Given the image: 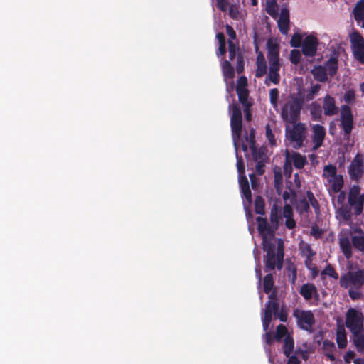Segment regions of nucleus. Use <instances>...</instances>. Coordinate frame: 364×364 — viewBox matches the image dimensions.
<instances>
[{
    "label": "nucleus",
    "mask_w": 364,
    "mask_h": 364,
    "mask_svg": "<svg viewBox=\"0 0 364 364\" xmlns=\"http://www.w3.org/2000/svg\"><path fill=\"white\" fill-rule=\"evenodd\" d=\"M353 246L358 250L364 252V233L353 235L351 238Z\"/></svg>",
    "instance_id": "obj_35"
},
{
    "label": "nucleus",
    "mask_w": 364,
    "mask_h": 364,
    "mask_svg": "<svg viewBox=\"0 0 364 364\" xmlns=\"http://www.w3.org/2000/svg\"><path fill=\"white\" fill-rule=\"evenodd\" d=\"M291 163L294 164L296 169H301L307 164V160L305 156L301 155L299 152H293L290 154Z\"/></svg>",
    "instance_id": "obj_24"
},
{
    "label": "nucleus",
    "mask_w": 364,
    "mask_h": 364,
    "mask_svg": "<svg viewBox=\"0 0 364 364\" xmlns=\"http://www.w3.org/2000/svg\"><path fill=\"white\" fill-rule=\"evenodd\" d=\"M327 183L329 184L330 187L328 188V192L331 195V193H338L341 191L343 186V178L341 175H338V176L329 179L327 181Z\"/></svg>",
    "instance_id": "obj_22"
},
{
    "label": "nucleus",
    "mask_w": 364,
    "mask_h": 364,
    "mask_svg": "<svg viewBox=\"0 0 364 364\" xmlns=\"http://www.w3.org/2000/svg\"><path fill=\"white\" fill-rule=\"evenodd\" d=\"M295 208L299 214H304L308 213L310 210L309 203L306 198L299 200H296Z\"/></svg>",
    "instance_id": "obj_33"
},
{
    "label": "nucleus",
    "mask_w": 364,
    "mask_h": 364,
    "mask_svg": "<svg viewBox=\"0 0 364 364\" xmlns=\"http://www.w3.org/2000/svg\"><path fill=\"white\" fill-rule=\"evenodd\" d=\"M311 73L314 78L320 82H325L328 80L326 70L322 65L315 66L314 68L312 69Z\"/></svg>",
    "instance_id": "obj_27"
},
{
    "label": "nucleus",
    "mask_w": 364,
    "mask_h": 364,
    "mask_svg": "<svg viewBox=\"0 0 364 364\" xmlns=\"http://www.w3.org/2000/svg\"><path fill=\"white\" fill-rule=\"evenodd\" d=\"M279 309V305L277 301H268L265 304L264 315L269 316V318H272V315L277 316Z\"/></svg>",
    "instance_id": "obj_28"
},
{
    "label": "nucleus",
    "mask_w": 364,
    "mask_h": 364,
    "mask_svg": "<svg viewBox=\"0 0 364 364\" xmlns=\"http://www.w3.org/2000/svg\"><path fill=\"white\" fill-rule=\"evenodd\" d=\"M289 11L287 8H282L278 20V28L282 34H287L289 29Z\"/></svg>",
    "instance_id": "obj_17"
},
{
    "label": "nucleus",
    "mask_w": 364,
    "mask_h": 364,
    "mask_svg": "<svg viewBox=\"0 0 364 364\" xmlns=\"http://www.w3.org/2000/svg\"><path fill=\"white\" fill-rule=\"evenodd\" d=\"M265 135H266V138L268 140L269 143L272 146H275L276 145V139L274 137V134H273L271 127L269 124H267L265 127Z\"/></svg>",
    "instance_id": "obj_47"
},
{
    "label": "nucleus",
    "mask_w": 364,
    "mask_h": 364,
    "mask_svg": "<svg viewBox=\"0 0 364 364\" xmlns=\"http://www.w3.org/2000/svg\"><path fill=\"white\" fill-rule=\"evenodd\" d=\"M341 250L347 259L352 257V242L348 237H342L339 240Z\"/></svg>",
    "instance_id": "obj_26"
},
{
    "label": "nucleus",
    "mask_w": 364,
    "mask_h": 364,
    "mask_svg": "<svg viewBox=\"0 0 364 364\" xmlns=\"http://www.w3.org/2000/svg\"><path fill=\"white\" fill-rule=\"evenodd\" d=\"M302 36L299 33H295L291 37L290 44L291 47L299 48L302 46Z\"/></svg>",
    "instance_id": "obj_52"
},
{
    "label": "nucleus",
    "mask_w": 364,
    "mask_h": 364,
    "mask_svg": "<svg viewBox=\"0 0 364 364\" xmlns=\"http://www.w3.org/2000/svg\"><path fill=\"white\" fill-rule=\"evenodd\" d=\"M246 141L249 143L250 148L255 146V131L251 129L249 135L246 136Z\"/></svg>",
    "instance_id": "obj_58"
},
{
    "label": "nucleus",
    "mask_w": 364,
    "mask_h": 364,
    "mask_svg": "<svg viewBox=\"0 0 364 364\" xmlns=\"http://www.w3.org/2000/svg\"><path fill=\"white\" fill-rule=\"evenodd\" d=\"M222 71L225 78L232 79L235 77V70L229 60L222 63Z\"/></svg>",
    "instance_id": "obj_34"
},
{
    "label": "nucleus",
    "mask_w": 364,
    "mask_h": 364,
    "mask_svg": "<svg viewBox=\"0 0 364 364\" xmlns=\"http://www.w3.org/2000/svg\"><path fill=\"white\" fill-rule=\"evenodd\" d=\"M229 109H232L230 118V127L232 130V139L235 147L237 142L240 140L242 129V116L240 106L237 104L230 105Z\"/></svg>",
    "instance_id": "obj_4"
},
{
    "label": "nucleus",
    "mask_w": 364,
    "mask_h": 364,
    "mask_svg": "<svg viewBox=\"0 0 364 364\" xmlns=\"http://www.w3.org/2000/svg\"><path fill=\"white\" fill-rule=\"evenodd\" d=\"M257 69L255 71V77L260 78L263 77L267 71V63L262 53H259L257 56Z\"/></svg>",
    "instance_id": "obj_20"
},
{
    "label": "nucleus",
    "mask_w": 364,
    "mask_h": 364,
    "mask_svg": "<svg viewBox=\"0 0 364 364\" xmlns=\"http://www.w3.org/2000/svg\"><path fill=\"white\" fill-rule=\"evenodd\" d=\"M283 200L287 202L288 200H290L291 203H294L296 200V193L294 190L290 189V193L285 191L282 195Z\"/></svg>",
    "instance_id": "obj_49"
},
{
    "label": "nucleus",
    "mask_w": 364,
    "mask_h": 364,
    "mask_svg": "<svg viewBox=\"0 0 364 364\" xmlns=\"http://www.w3.org/2000/svg\"><path fill=\"white\" fill-rule=\"evenodd\" d=\"M256 221L257 223L258 232L262 237L264 235H267L271 237H274V232L277 230H274L272 225H270L268 223L267 218L258 216L256 218Z\"/></svg>",
    "instance_id": "obj_14"
},
{
    "label": "nucleus",
    "mask_w": 364,
    "mask_h": 364,
    "mask_svg": "<svg viewBox=\"0 0 364 364\" xmlns=\"http://www.w3.org/2000/svg\"><path fill=\"white\" fill-rule=\"evenodd\" d=\"M323 109L326 116L336 114L338 107L336 106L335 99L329 95H326L323 99Z\"/></svg>",
    "instance_id": "obj_16"
},
{
    "label": "nucleus",
    "mask_w": 364,
    "mask_h": 364,
    "mask_svg": "<svg viewBox=\"0 0 364 364\" xmlns=\"http://www.w3.org/2000/svg\"><path fill=\"white\" fill-rule=\"evenodd\" d=\"M255 212L262 215L265 213V202L261 196H256L255 199Z\"/></svg>",
    "instance_id": "obj_39"
},
{
    "label": "nucleus",
    "mask_w": 364,
    "mask_h": 364,
    "mask_svg": "<svg viewBox=\"0 0 364 364\" xmlns=\"http://www.w3.org/2000/svg\"><path fill=\"white\" fill-rule=\"evenodd\" d=\"M336 342L341 349L346 348L347 346V336L343 326H339L337 329Z\"/></svg>",
    "instance_id": "obj_30"
},
{
    "label": "nucleus",
    "mask_w": 364,
    "mask_h": 364,
    "mask_svg": "<svg viewBox=\"0 0 364 364\" xmlns=\"http://www.w3.org/2000/svg\"><path fill=\"white\" fill-rule=\"evenodd\" d=\"M351 48L354 57L364 64V39L357 31L353 32L350 36Z\"/></svg>",
    "instance_id": "obj_10"
},
{
    "label": "nucleus",
    "mask_w": 364,
    "mask_h": 364,
    "mask_svg": "<svg viewBox=\"0 0 364 364\" xmlns=\"http://www.w3.org/2000/svg\"><path fill=\"white\" fill-rule=\"evenodd\" d=\"M338 193H339L337 196L336 200V203H338V205H341L340 207H342L346 205L344 203L346 198V193L344 191H340V192H338Z\"/></svg>",
    "instance_id": "obj_64"
},
{
    "label": "nucleus",
    "mask_w": 364,
    "mask_h": 364,
    "mask_svg": "<svg viewBox=\"0 0 364 364\" xmlns=\"http://www.w3.org/2000/svg\"><path fill=\"white\" fill-rule=\"evenodd\" d=\"M237 168L239 176H245V164H244L243 160L241 156L238 157L237 156Z\"/></svg>",
    "instance_id": "obj_59"
},
{
    "label": "nucleus",
    "mask_w": 364,
    "mask_h": 364,
    "mask_svg": "<svg viewBox=\"0 0 364 364\" xmlns=\"http://www.w3.org/2000/svg\"><path fill=\"white\" fill-rule=\"evenodd\" d=\"M364 194L360 193V187L358 185H353L349 190L348 196V204L339 207L336 213L346 223L352 221V210L355 216L360 215L363 210Z\"/></svg>",
    "instance_id": "obj_1"
},
{
    "label": "nucleus",
    "mask_w": 364,
    "mask_h": 364,
    "mask_svg": "<svg viewBox=\"0 0 364 364\" xmlns=\"http://www.w3.org/2000/svg\"><path fill=\"white\" fill-rule=\"evenodd\" d=\"M301 251L302 254L306 257L305 263L307 265L312 260V257L316 255V252L313 250L309 244H304L301 247Z\"/></svg>",
    "instance_id": "obj_40"
},
{
    "label": "nucleus",
    "mask_w": 364,
    "mask_h": 364,
    "mask_svg": "<svg viewBox=\"0 0 364 364\" xmlns=\"http://www.w3.org/2000/svg\"><path fill=\"white\" fill-rule=\"evenodd\" d=\"M274 188L277 192L281 191L283 183V177L280 172H275L274 176Z\"/></svg>",
    "instance_id": "obj_48"
},
{
    "label": "nucleus",
    "mask_w": 364,
    "mask_h": 364,
    "mask_svg": "<svg viewBox=\"0 0 364 364\" xmlns=\"http://www.w3.org/2000/svg\"><path fill=\"white\" fill-rule=\"evenodd\" d=\"M266 11L273 18H276L278 16V6L276 0L267 1Z\"/></svg>",
    "instance_id": "obj_44"
},
{
    "label": "nucleus",
    "mask_w": 364,
    "mask_h": 364,
    "mask_svg": "<svg viewBox=\"0 0 364 364\" xmlns=\"http://www.w3.org/2000/svg\"><path fill=\"white\" fill-rule=\"evenodd\" d=\"M341 287L343 289H361L364 284V272L360 270L348 271L343 274L339 280Z\"/></svg>",
    "instance_id": "obj_5"
},
{
    "label": "nucleus",
    "mask_w": 364,
    "mask_h": 364,
    "mask_svg": "<svg viewBox=\"0 0 364 364\" xmlns=\"http://www.w3.org/2000/svg\"><path fill=\"white\" fill-rule=\"evenodd\" d=\"M348 174L350 178L355 181H358L364 174V162L363 156L358 154L351 161L348 168Z\"/></svg>",
    "instance_id": "obj_11"
},
{
    "label": "nucleus",
    "mask_w": 364,
    "mask_h": 364,
    "mask_svg": "<svg viewBox=\"0 0 364 364\" xmlns=\"http://www.w3.org/2000/svg\"><path fill=\"white\" fill-rule=\"evenodd\" d=\"M287 333V328L283 324H279L276 329L275 338L277 340H280L283 337H284Z\"/></svg>",
    "instance_id": "obj_51"
},
{
    "label": "nucleus",
    "mask_w": 364,
    "mask_h": 364,
    "mask_svg": "<svg viewBox=\"0 0 364 364\" xmlns=\"http://www.w3.org/2000/svg\"><path fill=\"white\" fill-rule=\"evenodd\" d=\"M239 185L242 197L245 198L248 203H251L252 193L250 188L249 181L245 176H239Z\"/></svg>",
    "instance_id": "obj_18"
},
{
    "label": "nucleus",
    "mask_w": 364,
    "mask_h": 364,
    "mask_svg": "<svg viewBox=\"0 0 364 364\" xmlns=\"http://www.w3.org/2000/svg\"><path fill=\"white\" fill-rule=\"evenodd\" d=\"M310 114L313 119L319 121L322 117V108L319 104L314 102L310 105Z\"/></svg>",
    "instance_id": "obj_37"
},
{
    "label": "nucleus",
    "mask_w": 364,
    "mask_h": 364,
    "mask_svg": "<svg viewBox=\"0 0 364 364\" xmlns=\"http://www.w3.org/2000/svg\"><path fill=\"white\" fill-rule=\"evenodd\" d=\"M363 316L355 309L350 308L346 314V326L350 332L363 330Z\"/></svg>",
    "instance_id": "obj_7"
},
{
    "label": "nucleus",
    "mask_w": 364,
    "mask_h": 364,
    "mask_svg": "<svg viewBox=\"0 0 364 364\" xmlns=\"http://www.w3.org/2000/svg\"><path fill=\"white\" fill-rule=\"evenodd\" d=\"M284 256V243L282 240L278 242L277 252L267 254L264 256L265 272L274 270L277 268L281 270L283 267Z\"/></svg>",
    "instance_id": "obj_3"
},
{
    "label": "nucleus",
    "mask_w": 364,
    "mask_h": 364,
    "mask_svg": "<svg viewBox=\"0 0 364 364\" xmlns=\"http://www.w3.org/2000/svg\"><path fill=\"white\" fill-rule=\"evenodd\" d=\"M318 40L314 35H308L302 43V53L305 56L307 57H314L315 56L318 46Z\"/></svg>",
    "instance_id": "obj_12"
},
{
    "label": "nucleus",
    "mask_w": 364,
    "mask_h": 364,
    "mask_svg": "<svg viewBox=\"0 0 364 364\" xmlns=\"http://www.w3.org/2000/svg\"><path fill=\"white\" fill-rule=\"evenodd\" d=\"M310 233L315 238L318 239V238L321 237V235L323 234V231L316 224H314L311 228Z\"/></svg>",
    "instance_id": "obj_56"
},
{
    "label": "nucleus",
    "mask_w": 364,
    "mask_h": 364,
    "mask_svg": "<svg viewBox=\"0 0 364 364\" xmlns=\"http://www.w3.org/2000/svg\"><path fill=\"white\" fill-rule=\"evenodd\" d=\"M236 92L240 102L243 106L252 105V103L249 100V91L247 89H236Z\"/></svg>",
    "instance_id": "obj_38"
},
{
    "label": "nucleus",
    "mask_w": 364,
    "mask_h": 364,
    "mask_svg": "<svg viewBox=\"0 0 364 364\" xmlns=\"http://www.w3.org/2000/svg\"><path fill=\"white\" fill-rule=\"evenodd\" d=\"M245 69L244 58L241 53H238L237 55L236 71L238 74L243 73Z\"/></svg>",
    "instance_id": "obj_50"
},
{
    "label": "nucleus",
    "mask_w": 364,
    "mask_h": 364,
    "mask_svg": "<svg viewBox=\"0 0 364 364\" xmlns=\"http://www.w3.org/2000/svg\"><path fill=\"white\" fill-rule=\"evenodd\" d=\"M280 81V75L279 73H271L269 72L268 75L265 78L264 83L267 86L270 85V82L274 85H278Z\"/></svg>",
    "instance_id": "obj_45"
},
{
    "label": "nucleus",
    "mask_w": 364,
    "mask_h": 364,
    "mask_svg": "<svg viewBox=\"0 0 364 364\" xmlns=\"http://www.w3.org/2000/svg\"><path fill=\"white\" fill-rule=\"evenodd\" d=\"M228 53H229V59L230 60H233L234 58H237V52L239 50V48L235 44V43L231 41L228 40Z\"/></svg>",
    "instance_id": "obj_46"
},
{
    "label": "nucleus",
    "mask_w": 364,
    "mask_h": 364,
    "mask_svg": "<svg viewBox=\"0 0 364 364\" xmlns=\"http://www.w3.org/2000/svg\"><path fill=\"white\" fill-rule=\"evenodd\" d=\"M274 284V282L272 274L269 273L267 275H265L263 279L264 291L266 294H269L273 289Z\"/></svg>",
    "instance_id": "obj_41"
},
{
    "label": "nucleus",
    "mask_w": 364,
    "mask_h": 364,
    "mask_svg": "<svg viewBox=\"0 0 364 364\" xmlns=\"http://www.w3.org/2000/svg\"><path fill=\"white\" fill-rule=\"evenodd\" d=\"M350 341L360 353L364 352V329L350 332Z\"/></svg>",
    "instance_id": "obj_15"
},
{
    "label": "nucleus",
    "mask_w": 364,
    "mask_h": 364,
    "mask_svg": "<svg viewBox=\"0 0 364 364\" xmlns=\"http://www.w3.org/2000/svg\"><path fill=\"white\" fill-rule=\"evenodd\" d=\"M292 166L290 159V152L286 150L285 152V162L284 164V173L287 177H291L292 173Z\"/></svg>",
    "instance_id": "obj_43"
},
{
    "label": "nucleus",
    "mask_w": 364,
    "mask_h": 364,
    "mask_svg": "<svg viewBox=\"0 0 364 364\" xmlns=\"http://www.w3.org/2000/svg\"><path fill=\"white\" fill-rule=\"evenodd\" d=\"M279 98V90L277 88H272L269 90V100L272 104L276 105Z\"/></svg>",
    "instance_id": "obj_57"
},
{
    "label": "nucleus",
    "mask_w": 364,
    "mask_h": 364,
    "mask_svg": "<svg viewBox=\"0 0 364 364\" xmlns=\"http://www.w3.org/2000/svg\"><path fill=\"white\" fill-rule=\"evenodd\" d=\"M301 102L297 98L289 101L282 108L281 117L287 124L295 123L300 115Z\"/></svg>",
    "instance_id": "obj_6"
},
{
    "label": "nucleus",
    "mask_w": 364,
    "mask_h": 364,
    "mask_svg": "<svg viewBox=\"0 0 364 364\" xmlns=\"http://www.w3.org/2000/svg\"><path fill=\"white\" fill-rule=\"evenodd\" d=\"M263 250L267 254L275 253L276 247L275 244L272 242L274 237L267 235H264L262 237Z\"/></svg>",
    "instance_id": "obj_31"
},
{
    "label": "nucleus",
    "mask_w": 364,
    "mask_h": 364,
    "mask_svg": "<svg viewBox=\"0 0 364 364\" xmlns=\"http://www.w3.org/2000/svg\"><path fill=\"white\" fill-rule=\"evenodd\" d=\"M294 316L297 319L299 327L309 333H313V326L315 324V318L311 311H299L298 309L294 311Z\"/></svg>",
    "instance_id": "obj_8"
},
{
    "label": "nucleus",
    "mask_w": 364,
    "mask_h": 364,
    "mask_svg": "<svg viewBox=\"0 0 364 364\" xmlns=\"http://www.w3.org/2000/svg\"><path fill=\"white\" fill-rule=\"evenodd\" d=\"M293 124L291 127L286 126V140L294 149H299L304 145V141L306 137V129L305 124L302 122H295Z\"/></svg>",
    "instance_id": "obj_2"
},
{
    "label": "nucleus",
    "mask_w": 364,
    "mask_h": 364,
    "mask_svg": "<svg viewBox=\"0 0 364 364\" xmlns=\"http://www.w3.org/2000/svg\"><path fill=\"white\" fill-rule=\"evenodd\" d=\"M251 150L252 156L253 160L256 161H260V160L264 161L265 151L262 148L257 149L256 146L250 148Z\"/></svg>",
    "instance_id": "obj_42"
},
{
    "label": "nucleus",
    "mask_w": 364,
    "mask_h": 364,
    "mask_svg": "<svg viewBox=\"0 0 364 364\" xmlns=\"http://www.w3.org/2000/svg\"><path fill=\"white\" fill-rule=\"evenodd\" d=\"M354 15L355 20L363 21V26L364 27V9L360 8L355 9Z\"/></svg>",
    "instance_id": "obj_63"
},
{
    "label": "nucleus",
    "mask_w": 364,
    "mask_h": 364,
    "mask_svg": "<svg viewBox=\"0 0 364 364\" xmlns=\"http://www.w3.org/2000/svg\"><path fill=\"white\" fill-rule=\"evenodd\" d=\"M337 168L332 164H328L324 166L322 177L327 181L338 176Z\"/></svg>",
    "instance_id": "obj_36"
},
{
    "label": "nucleus",
    "mask_w": 364,
    "mask_h": 364,
    "mask_svg": "<svg viewBox=\"0 0 364 364\" xmlns=\"http://www.w3.org/2000/svg\"><path fill=\"white\" fill-rule=\"evenodd\" d=\"M228 6V0H216V6L221 11L224 12L227 11Z\"/></svg>",
    "instance_id": "obj_62"
},
{
    "label": "nucleus",
    "mask_w": 364,
    "mask_h": 364,
    "mask_svg": "<svg viewBox=\"0 0 364 364\" xmlns=\"http://www.w3.org/2000/svg\"><path fill=\"white\" fill-rule=\"evenodd\" d=\"M343 100L346 103H351L355 100V92L353 90L346 91Z\"/></svg>",
    "instance_id": "obj_61"
},
{
    "label": "nucleus",
    "mask_w": 364,
    "mask_h": 364,
    "mask_svg": "<svg viewBox=\"0 0 364 364\" xmlns=\"http://www.w3.org/2000/svg\"><path fill=\"white\" fill-rule=\"evenodd\" d=\"M294 347V339L289 335L287 336L284 341L283 353L286 357H289L292 353Z\"/></svg>",
    "instance_id": "obj_32"
},
{
    "label": "nucleus",
    "mask_w": 364,
    "mask_h": 364,
    "mask_svg": "<svg viewBox=\"0 0 364 364\" xmlns=\"http://www.w3.org/2000/svg\"><path fill=\"white\" fill-rule=\"evenodd\" d=\"M267 59L269 62L279 60V46L269 40L267 41Z\"/></svg>",
    "instance_id": "obj_25"
},
{
    "label": "nucleus",
    "mask_w": 364,
    "mask_h": 364,
    "mask_svg": "<svg viewBox=\"0 0 364 364\" xmlns=\"http://www.w3.org/2000/svg\"><path fill=\"white\" fill-rule=\"evenodd\" d=\"M255 172L257 175L262 176L265 172L264 161L260 160V161H256Z\"/></svg>",
    "instance_id": "obj_60"
},
{
    "label": "nucleus",
    "mask_w": 364,
    "mask_h": 364,
    "mask_svg": "<svg viewBox=\"0 0 364 364\" xmlns=\"http://www.w3.org/2000/svg\"><path fill=\"white\" fill-rule=\"evenodd\" d=\"M348 295L353 300H357L361 298L363 296L360 289L350 288L348 290Z\"/></svg>",
    "instance_id": "obj_54"
},
{
    "label": "nucleus",
    "mask_w": 364,
    "mask_h": 364,
    "mask_svg": "<svg viewBox=\"0 0 364 364\" xmlns=\"http://www.w3.org/2000/svg\"><path fill=\"white\" fill-rule=\"evenodd\" d=\"M341 127L344 136L348 139L353 128V116L351 108L347 105L341 107Z\"/></svg>",
    "instance_id": "obj_9"
},
{
    "label": "nucleus",
    "mask_w": 364,
    "mask_h": 364,
    "mask_svg": "<svg viewBox=\"0 0 364 364\" xmlns=\"http://www.w3.org/2000/svg\"><path fill=\"white\" fill-rule=\"evenodd\" d=\"M282 220L281 208L276 204H273L270 210V223L274 230H277Z\"/></svg>",
    "instance_id": "obj_19"
},
{
    "label": "nucleus",
    "mask_w": 364,
    "mask_h": 364,
    "mask_svg": "<svg viewBox=\"0 0 364 364\" xmlns=\"http://www.w3.org/2000/svg\"><path fill=\"white\" fill-rule=\"evenodd\" d=\"M301 59V53L298 50H292L290 53V60L294 64H297Z\"/></svg>",
    "instance_id": "obj_55"
},
{
    "label": "nucleus",
    "mask_w": 364,
    "mask_h": 364,
    "mask_svg": "<svg viewBox=\"0 0 364 364\" xmlns=\"http://www.w3.org/2000/svg\"><path fill=\"white\" fill-rule=\"evenodd\" d=\"M326 136L325 128L320 124H315L312 127V141L314 149H317L323 144Z\"/></svg>",
    "instance_id": "obj_13"
},
{
    "label": "nucleus",
    "mask_w": 364,
    "mask_h": 364,
    "mask_svg": "<svg viewBox=\"0 0 364 364\" xmlns=\"http://www.w3.org/2000/svg\"><path fill=\"white\" fill-rule=\"evenodd\" d=\"M321 274H327L335 279H337L338 278V274L331 264H328L325 267L324 270L321 272Z\"/></svg>",
    "instance_id": "obj_53"
},
{
    "label": "nucleus",
    "mask_w": 364,
    "mask_h": 364,
    "mask_svg": "<svg viewBox=\"0 0 364 364\" xmlns=\"http://www.w3.org/2000/svg\"><path fill=\"white\" fill-rule=\"evenodd\" d=\"M323 67L326 70L327 75L332 77L338 71V60L332 57L325 63Z\"/></svg>",
    "instance_id": "obj_29"
},
{
    "label": "nucleus",
    "mask_w": 364,
    "mask_h": 364,
    "mask_svg": "<svg viewBox=\"0 0 364 364\" xmlns=\"http://www.w3.org/2000/svg\"><path fill=\"white\" fill-rule=\"evenodd\" d=\"M323 350L326 357H327L331 361H334L336 357L334 355V351L336 350L335 343L328 339L323 341Z\"/></svg>",
    "instance_id": "obj_23"
},
{
    "label": "nucleus",
    "mask_w": 364,
    "mask_h": 364,
    "mask_svg": "<svg viewBox=\"0 0 364 364\" xmlns=\"http://www.w3.org/2000/svg\"><path fill=\"white\" fill-rule=\"evenodd\" d=\"M299 293L306 300L311 299L314 294L318 296L316 286L311 283L303 284L301 287Z\"/></svg>",
    "instance_id": "obj_21"
}]
</instances>
